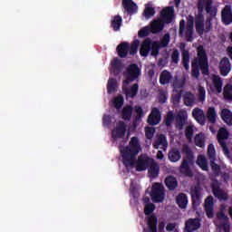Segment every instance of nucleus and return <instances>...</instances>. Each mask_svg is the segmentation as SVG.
I'll use <instances>...</instances> for the list:
<instances>
[{
    "mask_svg": "<svg viewBox=\"0 0 232 232\" xmlns=\"http://www.w3.org/2000/svg\"><path fill=\"white\" fill-rule=\"evenodd\" d=\"M120 151L125 168H127V169H131L133 164H135V157L138 156L140 151V142L139 141V138H131L128 147L124 148L121 145Z\"/></svg>",
    "mask_w": 232,
    "mask_h": 232,
    "instance_id": "1",
    "label": "nucleus"
},
{
    "mask_svg": "<svg viewBox=\"0 0 232 232\" xmlns=\"http://www.w3.org/2000/svg\"><path fill=\"white\" fill-rule=\"evenodd\" d=\"M211 5H213V0H199L198 4V8L199 10L198 14L196 17V31L199 35L202 34H208L211 31V19L208 18L206 23H204V14H202V10H206L207 14L211 12Z\"/></svg>",
    "mask_w": 232,
    "mask_h": 232,
    "instance_id": "2",
    "label": "nucleus"
},
{
    "mask_svg": "<svg viewBox=\"0 0 232 232\" xmlns=\"http://www.w3.org/2000/svg\"><path fill=\"white\" fill-rule=\"evenodd\" d=\"M140 75V69L137 64H131L128 67L127 71L124 72L125 80L123 81V92L127 97H135L139 92V84L134 83L130 89H128V84L133 82Z\"/></svg>",
    "mask_w": 232,
    "mask_h": 232,
    "instance_id": "3",
    "label": "nucleus"
},
{
    "mask_svg": "<svg viewBox=\"0 0 232 232\" xmlns=\"http://www.w3.org/2000/svg\"><path fill=\"white\" fill-rule=\"evenodd\" d=\"M198 68H201L202 73L208 75V56L206 55V51L202 46L198 47V57L192 62L191 75L195 79H198V76L200 75V70Z\"/></svg>",
    "mask_w": 232,
    "mask_h": 232,
    "instance_id": "4",
    "label": "nucleus"
},
{
    "mask_svg": "<svg viewBox=\"0 0 232 232\" xmlns=\"http://www.w3.org/2000/svg\"><path fill=\"white\" fill-rule=\"evenodd\" d=\"M161 18L151 23V33L159 34L164 29V23L169 24L173 20V7H167L161 11Z\"/></svg>",
    "mask_w": 232,
    "mask_h": 232,
    "instance_id": "5",
    "label": "nucleus"
},
{
    "mask_svg": "<svg viewBox=\"0 0 232 232\" xmlns=\"http://www.w3.org/2000/svg\"><path fill=\"white\" fill-rule=\"evenodd\" d=\"M149 173L150 175H159V171L160 170V168L159 167V164H157L153 159L148 157V155H141L138 159L136 169L137 171H144L146 170V168L150 166Z\"/></svg>",
    "mask_w": 232,
    "mask_h": 232,
    "instance_id": "6",
    "label": "nucleus"
},
{
    "mask_svg": "<svg viewBox=\"0 0 232 232\" xmlns=\"http://www.w3.org/2000/svg\"><path fill=\"white\" fill-rule=\"evenodd\" d=\"M144 205L152 204L150 201H153V203H161L164 201V188H161V184L155 183L153 187H151L150 190V198L144 197L143 199Z\"/></svg>",
    "mask_w": 232,
    "mask_h": 232,
    "instance_id": "7",
    "label": "nucleus"
},
{
    "mask_svg": "<svg viewBox=\"0 0 232 232\" xmlns=\"http://www.w3.org/2000/svg\"><path fill=\"white\" fill-rule=\"evenodd\" d=\"M151 51V55L157 57L159 55V43L151 42L150 39H145L140 46V53L141 57H148V54Z\"/></svg>",
    "mask_w": 232,
    "mask_h": 232,
    "instance_id": "8",
    "label": "nucleus"
},
{
    "mask_svg": "<svg viewBox=\"0 0 232 232\" xmlns=\"http://www.w3.org/2000/svg\"><path fill=\"white\" fill-rule=\"evenodd\" d=\"M193 16L188 17L187 26L186 21L181 20L179 22V35L186 37L188 42H191L193 39Z\"/></svg>",
    "mask_w": 232,
    "mask_h": 232,
    "instance_id": "9",
    "label": "nucleus"
},
{
    "mask_svg": "<svg viewBox=\"0 0 232 232\" xmlns=\"http://www.w3.org/2000/svg\"><path fill=\"white\" fill-rule=\"evenodd\" d=\"M139 40H135L131 44L130 47V44L122 43L121 44L118 45V54L120 55V57H126L128 55V52H130V55H135V53H137L139 50Z\"/></svg>",
    "mask_w": 232,
    "mask_h": 232,
    "instance_id": "10",
    "label": "nucleus"
},
{
    "mask_svg": "<svg viewBox=\"0 0 232 232\" xmlns=\"http://www.w3.org/2000/svg\"><path fill=\"white\" fill-rule=\"evenodd\" d=\"M167 227L168 224L159 222L156 216H149L147 217V230H144V232H156L157 230L161 231V229Z\"/></svg>",
    "mask_w": 232,
    "mask_h": 232,
    "instance_id": "11",
    "label": "nucleus"
},
{
    "mask_svg": "<svg viewBox=\"0 0 232 232\" xmlns=\"http://www.w3.org/2000/svg\"><path fill=\"white\" fill-rule=\"evenodd\" d=\"M211 194L215 195V198H218V200H228V195L219 188V183L217 180L211 181Z\"/></svg>",
    "mask_w": 232,
    "mask_h": 232,
    "instance_id": "12",
    "label": "nucleus"
},
{
    "mask_svg": "<svg viewBox=\"0 0 232 232\" xmlns=\"http://www.w3.org/2000/svg\"><path fill=\"white\" fill-rule=\"evenodd\" d=\"M126 124L123 121L118 122L112 130L111 137L114 140H119L126 135Z\"/></svg>",
    "mask_w": 232,
    "mask_h": 232,
    "instance_id": "13",
    "label": "nucleus"
},
{
    "mask_svg": "<svg viewBox=\"0 0 232 232\" xmlns=\"http://www.w3.org/2000/svg\"><path fill=\"white\" fill-rule=\"evenodd\" d=\"M183 86H184V81L175 80V82H173V88H174V92L172 96L173 104H179V102H180L181 92H182L180 88H182Z\"/></svg>",
    "mask_w": 232,
    "mask_h": 232,
    "instance_id": "14",
    "label": "nucleus"
},
{
    "mask_svg": "<svg viewBox=\"0 0 232 232\" xmlns=\"http://www.w3.org/2000/svg\"><path fill=\"white\" fill-rule=\"evenodd\" d=\"M228 137H229V132L227 131V130H226V128L222 127L221 129H219L218 132V140L220 146L223 148V151L225 155L229 154V150H227V147L226 146V140L227 139H228Z\"/></svg>",
    "mask_w": 232,
    "mask_h": 232,
    "instance_id": "15",
    "label": "nucleus"
},
{
    "mask_svg": "<svg viewBox=\"0 0 232 232\" xmlns=\"http://www.w3.org/2000/svg\"><path fill=\"white\" fill-rule=\"evenodd\" d=\"M204 209H206V218H214V198L211 196L206 198V201H204Z\"/></svg>",
    "mask_w": 232,
    "mask_h": 232,
    "instance_id": "16",
    "label": "nucleus"
},
{
    "mask_svg": "<svg viewBox=\"0 0 232 232\" xmlns=\"http://www.w3.org/2000/svg\"><path fill=\"white\" fill-rule=\"evenodd\" d=\"M153 146L156 150H163L166 151L168 150V140H166V136L160 134L156 136Z\"/></svg>",
    "mask_w": 232,
    "mask_h": 232,
    "instance_id": "17",
    "label": "nucleus"
},
{
    "mask_svg": "<svg viewBox=\"0 0 232 232\" xmlns=\"http://www.w3.org/2000/svg\"><path fill=\"white\" fill-rule=\"evenodd\" d=\"M221 19L224 24H231L232 23V9L231 5H226L221 11Z\"/></svg>",
    "mask_w": 232,
    "mask_h": 232,
    "instance_id": "18",
    "label": "nucleus"
},
{
    "mask_svg": "<svg viewBox=\"0 0 232 232\" xmlns=\"http://www.w3.org/2000/svg\"><path fill=\"white\" fill-rule=\"evenodd\" d=\"M218 220H223L222 222H220V226H218V229H220V231H230V226H228V217L226 216V213H218Z\"/></svg>",
    "mask_w": 232,
    "mask_h": 232,
    "instance_id": "19",
    "label": "nucleus"
},
{
    "mask_svg": "<svg viewBox=\"0 0 232 232\" xmlns=\"http://www.w3.org/2000/svg\"><path fill=\"white\" fill-rule=\"evenodd\" d=\"M192 117L201 126H204V124H206V114H204V111L202 109H200V108L193 109Z\"/></svg>",
    "mask_w": 232,
    "mask_h": 232,
    "instance_id": "20",
    "label": "nucleus"
},
{
    "mask_svg": "<svg viewBox=\"0 0 232 232\" xmlns=\"http://www.w3.org/2000/svg\"><path fill=\"white\" fill-rule=\"evenodd\" d=\"M197 229H199V219L188 218V220H185V232H193Z\"/></svg>",
    "mask_w": 232,
    "mask_h": 232,
    "instance_id": "21",
    "label": "nucleus"
},
{
    "mask_svg": "<svg viewBox=\"0 0 232 232\" xmlns=\"http://www.w3.org/2000/svg\"><path fill=\"white\" fill-rule=\"evenodd\" d=\"M211 79L213 86H210V89L212 90V92H214V93H222V78H220V76L218 75H212Z\"/></svg>",
    "mask_w": 232,
    "mask_h": 232,
    "instance_id": "22",
    "label": "nucleus"
},
{
    "mask_svg": "<svg viewBox=\"0 0 232 232\" xmlns=\"http://www.w3.org/2000/svg\"><path fill=\"white\" fill-rule=\"evenodd\" d=\"M219 70L221 75L223 77L227 76L229 72H231V63L229 62L228 58H223L219 63Z\"/></svg>",
    "mask_w": 232,
    "mask_h": 232,
    "instance_id": "23",
    "label": "nucleus"
},
{
    "mask_svg": "<svg viewBox=\"0 0 232 232\" xmlns=\"http://www.w3.org/2000/svg\"><path fill=\"white\" fill-rule=\"evenodd\" d=\"M159 122H160V112L159 111V109L154 108L148 117V123L151 126H156Z\"/></svg>",
    "mask_w": 232,
    "mask_h": 232,
    "instance_id": "24",
    "label": "nucleus"
},
{
    "mask_svg": "<svg viewBox=\"0 0 232 232\" xmlns=\"http://www.w3.org/2000/svg\"><path fill=\"white\" fill-rule=\"evenodd\" d=\"M179 48L182 53V63L186 70H189V51L186 50V44H180Z\"/></svg>",
    "mask_w": 232,
    "mask_h": 232,
    "instance_id": "25",
    "label": "nucleus"
},
{
    "mask_svg": "<svg viewBox=\"0 0 232 232\" xmlns=\"http://www.w3.org/2000/svg\"><path fill=\"white\" fill-rule=\"evenodd\" d=\"M188 119V112L185 110H181L178 112V116L176 118L177 127L179 130H182L184 124H186V120Z\"/></svg>",
    "mask_w": 232,
    "mask_h": 232,
    "instance_id": "26",
    "label": "nucleus"
},
{
    "mask_svg": "<svg viewBox=\"0 0 232 232\" xmlns=\"http://www.w3.org/2000/svg\"><path fill=\"white\" fill-rule=\"evenodd\" d=\"M176 187H178L176 178H173V176H168V178H165V186H162V188H168V190L173 191V189H176Z\"/></svg>",
    "mask_w": 232,
    "mask_h": 232,
    "instance_id": "27",
    "label": "nucleus"
},
{
    "mask_svg": "<svg viewBox=\"0 0 232 232\" xmlns=\"http://www.w3.org/2000/svg\"><path fill=\"white\" fill-rule=\"evenodd\" d=\"M122 5L129 14H135L137 12V4L131 0H123Z\"/></svg>",
    "mask_w": 232,
    "mask_h": 232,
    "instance_id": "28",
    "label": "nucleus"
},
{
    "mask_svg": "<svg viewBox=\"0 0 232 232\" xmlns=\"http://www.w3.org/2000/svg\"><path fill=\"white\" fill-rule=\"evenodd\" d=\"M196 164L203 170V171H208L209 169V165L208 163V159H206V156L204 155H199L198 156Z\"/></svg>",
    "mask_w": 232,
    "mask_h": 232,
    "instance_id": "29",
    "label": "nucleus"
},
{
    "mask_svg": "<svg viewBox=\"0 0 232 232\" xmlns=\"http://www.w3.org/2000/svg\"><path fill=\"white\" fill-rule=\"evenodd\" d=\"M221 119L227 124V126H232V111L227 109H223L221 111Z\"/></svg>",
    "mask_w": 232,
    "mask_h": 232,
    "instance_id": "30",
    "label": "nucleus"
},
{
    "mask_svg": "<svg viewBox=\"0 0 232 232\" xmlns=\"http://www.w3.org/2000/svg\"><path fill=\"white\" fill-rule=\"evenodd\" d=\"M177 206L179 207V209H185L188 206V196L184 193H179L177 195Z\"/></svg>",
    "mask_w": 232,
    "mask_h": 232,
    "instance_id": "31",
    "label": "nucleus"
},
{
    "mask_svg": "<svg viewBox=\"0 0 232 232\" xmlns=\"http://www.w3.org/2000/svg\"><path fill=\"white\" fill-rule=\"evenodd\" d=\"M207 119L211 124H215L217 122V110L215 107H208L206 112Z\"/></svg>",
    "mask_w": 232,
    "mask_h": 232,
    "instance_id": "32",
    "label": "nucleus"
},
{
    "mask_svg": "<svg viewBox=\"0 0 232 232\" xmlns=\"http://www.w3.org/2000/svg\"><path fill=\"white\" fill-rule=\"evenodd\" d=\"M171 79H173V76L171 75V72L167 70L163 71L160 75V84H169Z\"/></svg>",
    "mask_w": 232,
    "mask_h": 232,
    "instance_id": "33",
    "label": "nucleus"
},
{
    "mask_svg": "<svg viewBox=\"0 0 232 232\" xmlns=\"http://www.w3.org/2000/svg\"><path fill=\"white\" fill-rule=\"evenodd\" d=\"M199 206V190L191 189V207L197 208Z\"/></svg>",
    "mask_w": 232,
    "mask_h": 232,
    "instance_id": "34",
    "label": "nucleus"
},
{
    "mask_svg": "<svg viewBox=\"0 0 232 232\" xmlns=\"http://www.w3.org/2000/svg\"><path fill=\"white\" fill-rule=\"evenodd\" d=\"M180 151L179 150L173 149L169 152V160L170 162H179L180 160Z\"/></svg>",
    "mask_w": 232,
    "mask_h": 232,
    "instance_id": "35",
    "label": "nucleus"
},
{
    "mask_svg": "<svg viewBox=\"0 0 232 232\" xmlns=\"http://www.w3.org/2000/svg\"><path fill=\"white\" fill-rule=\"evenodd\" d=\"M183 99L186 106H193V104H195V95L191 92H185Z\"/></svg>",
    "mask_w": 232,
    "mask_h": 232,
    "instance_id": "36",
    "label": "nucleus"
},
{
    "mask_svg": "<svg viewBox=\"0 0 232 232\" xmlns=\"http://www.w3.org/2000/svg\"><path fill=\"white\" fill-rule=\"evenodd\" d=\"M156 210V205L152 203L144 204V216L147 217H156V215H152V211Z\"/></svg>",
    "mask_w": 232,
    "mask_h": 232,
    "instance_id": "37",
    "label": "nucleus"
},
{
    "mask_svg": "<svg viewBox=\"0 0 232 232\" xmlns=\"http://www.w3.org/2000/svg\"><path fill=\"white\" fill-rule=\"evenodd\" d=\"M108 93H115L117 92V81L110 79L107 84Z\"/></svg>",
    "mask_w": 232,
    "mask_h": 232,
    "instance_id": "38",
    "label": "nucleus"
},
{
    "mask_svg": "<svg viewBox=\"0 0 232 232\" xmlns=\"http://www.w3.org/2000/svg\"><path fill=\"white\" fill-rule=\"evenodd\" d=\"M205 142H206V136L204 134L199 133L195 137L196 146H198L199 148H204Z\"/></svg>",
    "mask_w": 232,
    "mask_h": 232,
    "instance_id": "39",
    "label": "nucleus"
},
{
    "mask_svg": "<svg viewBox=\"0 0 232 232\" xmlns=\"http://www.w3.org/2000/svg\"><path fill=\"white\" fill-rule=\"evenodd\" d=\"M121 24H122V18L121 16H115L111 21L113 30H121Z\"/></svg>",
    "mask_w": 232,
    "mask_h": 232,
    "instance_id": "40",
    "label": "nucleus"
},
{
    "mask_svg": "<svg viewBox=\"0 0 232 232\" xmlns=\"http://www.w3.org/2000/svg\"><path fill=\"white\" fill-rule=\"evenodd\" d=\"M223 95L227 101H232V85L227 84L224 88Z\"/></svg>",
    "mask_w": 232,
    "mask_h": 232,
    "instance_id": "41",
    "label": "nucleus"
},
{
    "mask_svg": "<svg viewBox=\"0 0 232 232\" xmlns=\"http://www.w3.org/2000/svg\"><path fill=\"white\" fill-rule=\"evenodd\" d=\"M208 156L209 160H217V152L215 151V146H213V144L208 145Z\"/></svg>",
    "mask_w": 232,
    "mask_h": 232,
    "instance_id": "42",
    "label": "nucleus"
},
{
    "mask_svg": "<svg viewBox=\"0 0 232 232\" xmlns=\"http://www.w3.org/2000/svg\"><path fill=\"white\" fill-rule=\"evenodd\" d=\"M144 15L146 19L153 17V15H155V9H153V7H150V5H147L144 10Z\"/></svg>",
    "mask_w": 232,
    "mask_h": 232,
    "instance_id": "43",
    "label": "nucleus"
},
{
    "mask_svg": "<svg viewBox=\"0 0 232 232\" xmlns=\"http://www.w3.org/2000/svg\"><path fill=\"white\" fill-rule=\"evenodd\" d=\"M131 111H133V109L131 108V106L124 107L122 111L123 119H130L131 117Z\"/></svg>",
    "mask_w": 232,
    "mask_h": 232,
    "instance_id": "44",
    "label": "nucleus"
},
{
    "mask_svg": "<svg viewBox=\"0 0 232 232\" xmlns=\"http://www.w3.org/2000/svg\"><path fill=\"white\" fill-rule=\"evenodd\" d=\"M111 64L113 72H115L116 70H121V68H122V63L117 58H114L111 61Z\"/></svg>",
    "mask_w": 232,
    "mask_h": 232,
    "instance_id": "45",
    "label": "nucleus"
},
{
    "mask_svg": "<svg viewBox=\"0 0 232 232\" xmlns=\"http://www.w3.org/2000/svg\"><path fill=\"white\" fill-rule=\"evenodd\" d=\"M198 100L201 102H204L206 101V89L204 87L199 86L198 89Z\"/></svg>",
    "mask_w": 232,
    "mask_h": 232,
    "instance_id": "46",
    "label": "nucleus"
},
{
    "mask_svg": "<svg viewBox=\"0 0 232 232\" xmlns=\"http://www.w3.org/2000/svg\"><path fill=\"white\" fill-rule=\"evenodd\" d=\"M210 166L214 173H220V165L217 163V160H211Z\"/></svg>",
    "mask_w": 232,
    "mask_h": 232,
    "instance_id": "47",
    "label": "nucleus"
},
{
    "mask_svg": "<svg viewBox=\"0 0 232 232\" xmlns=\"http://www.w3.org/2000/svg\"><path fill=\"white\" fill-rule=\"evenodd\" d=\"M145 135H146L147 139H153V136L155 135V128L146 127L145 128Z\"/></svg>",
    "mask_w": 232,
    "mask_h": 232,
    "instance_id": "48",
    "label": "nucleus"
},
{
    "mask_svg": "<svg viewBox=\"0 0 232 232\" xmlns=\"http://www.w3.org/2000/svg\"><path fill=\"white\" fill-rule=\"evenodd\" d=\"M175 121V115H173V112L169 111L168 114H167V117H166V121H165V124L167 126H171V124H173V121Z\"/></svg>",
    "mask_w": 232,
    "mask_h": 232,
    "instance_id": "49",
    "label": "nucleus"
},
{
    "mask_svg": "<svg viewBox=\"0 0 232 232\" xmlns=\"http://www.w3.org/2000/svg\"><path fill=\"white\" fill-rule=\"evenodd\" d=\"M168 44H169V34H166L163 38L161 39V42L159 45V47L160 46L161 48H166V46H168Z\"/></svg>",
    "mask_w": 232,
    "mask_h": 232,
    "instance_id": "50",
    "label": "nucleus"
},
{
    "mask_svg": "<svg viewBox=\"0 0 232 232\" xmlns=\"http://www.w3.org/2000/svg\"><path fill=\"white\" fill-rule=\"evenodd\" d=\"M113 104L117 110H119L122 104H124V100L122 99V96H119L114 98Z\"/></svg>",
    "mask_w": 232,
    "mask_h": 232,
    "instance_id": "51",
    "label": "nucleus"
},
{
    "mask_svg": "<svg viewBox=\"0 0 232 232\" xmlns=\"http://www.w3.org/2000/svg\"><path fill=\"white\" fill-rule=\"evenodd\" d=\"M180 171L181 173H189V164L186 160L181 163Z\"/></svg>",
    "mask_w": 232,
    "mask_h": 232,
    "instance_id": "52",
    "label": "nucleus"
},
{
    "mask_svg": "<svg viewBox=\"0 0 232 232\" xmlns=\"http://www.w3.org/2000/svg\"><path fill=\"white\" fill-rule=\"evenodd\" d=\"M193 131H195L194 126H188L186 129V136L188 137V140H191V137H193Z\"/></svg>",
    "mask_w": 232,
    "mask_h": 232,
    "instance_id": "53",
    "label": "nucleus"
},
{
    "mask_svg": "<svg viewBox=\"0 0 232 232\" xmlns=\"http://www.w3.org/2000/svg\"><path fill=\"white\" fill-rule=\"evenodd\" d=\"M171 59H172V63H175V64H177V63H179V61L180 60V58H179V51H178V50H175V51L172 53Z\"/></svg>",
    "mask_w": 232,
    "mask_h": 232,
    "instance_id": "54",
    "label": "nucleus"
},
{
    "mask_svg": "<svg viewBox=\"0 0 232 232\" xmlns=\"http://www.w3.org/2000/svg\"><path fill=\"white\" fill-rule=\"evenodd\" d=\"M174 229H176V223H168V227L162 228V230L168 232H173Z\"/></svg>",
    "mask_w": 232,
    "mask_h": 232,
    "instance_id": "55",
    "label": "nucleus"
},
{
    "mask_svg": "<svg viewBox=\"0 0 232 232\" xmlns=\"http://www.w3.org/2000/svg\"><path fill=\"white\" fill-rule=\"evenodd\" d=\"M113 121V117L104 116L103 117V126H110Z\"/></svg>",
    "mask_w": 232,
    "mask_h": 232,
    "instance_id": "56",
    "label": "nucleus"
},
{
    "mask_svg": "<svg viewBox=\"0 0 232 232\" xmlns=\"http://www.w3.org/2000/svg\"><path fill=\"white\" fill-rule=\"evenodd\" d=\"M166 101H168V95H166V92H160V102H166Z\"/></svg>",
    "mask_w": 232,
    "mask_h": 232,
    "instance_id": "57",
    "label": "nucleus"
},
{
    "mask_svg": "<svg viewBox=\"0 0 232 232\" xmlns=\"http://www.w3.org/2000/svg\"><path fill=\"white\" fill-rule=\"evenodd\" d=\"M136 113L139 117H144L146 115V112L142 111V108L140 107H136Z\"/></svg>",
    "mask_w": 232,
    "mask_h": 232,
    "instance_id": "58",
    "label": "nucleus"
},
{
    "mask_svg": "<svg viewBox=\"0 0 232 232\" xmlns=\"http://www.w3.org/2000/svg\"><path fill=\"white\" fill-rule=\"evenodd\" d=\"M139 35L140 37H146V35H148V29L143 28L139 32Z\"/></svg>",
    "mask_w": 232,
    "mask_h": 232,
    "instance_id": "59",
    "label": "nucleus"
},
{
    "mask_svg": "<svg viewBox=\"0 0 232 232\" xmlns=\"http://www.w3.org/2000/svg\"><path fill=\"white\" fill-rule=\"evenodd\" d=\"M157 159H159V160H164V154L162 153V151H158Z\"/></svg>",
    "mask_w": 232,
    "mask_h": 232,
    "instance_id": "60",
    "label": "nucleus"
},
{
    "mask_svg": "<svg viewBox=\"0 0 232 232\" xmlns=\"http://www.w3.org/2000/svg\"><path fill=\"white\" fill-rule=\"evenodd\" d=\"M227 55L230 57V59L232 60V47H228L227 49Z\"/></svg>",
    "mask_w": 232,
    "mask_h": 232,
    "instance_id": "61",
    "label": "nucleus"
},
{
    "mask_svg": "<svg viewBox=\"0 0 232 232\" xmlns=\"http://www.w3.org/2000/svg\"><path fill=\"white\" fill-rule=\"evenodd\" d=\"M183 150L184 151H186V153H189V150L188 149V146H184Z\"/></svg>",
    "mask_w": 232,
    "mask_h": 232,
    "instance_id": "62",
    "label": "nucleus"
},
{
    "mask_svg": "<svg viewBox=\"0 0 232 232\" xmlns=\"http://www.w3.org/2000/svg\"><path fill=\"white\" fill-rule=\"evenodd\" d=\"M229 218H232V208H229Z\"/></svg>",
    "mask_w": 232,
    "mask_h": 232,
    "instance_id": "63",
    "label": "nucleus"
},
{
    "mask_svg": "<svg viewBox=\"0 0 232 232\" xmlns=\"http://www.w3.org/2000/svg\"><path fill=\"white\" fill-rule=\"evenodd\" d=\"M229 39H230V41H231V43H232V33H231L230 35H229Z\"/></svg>",
    "mask_w": 232,
    "mask_h": 232,
    "instance_id": "64",
    "label": "nucleus"
}]
</instances>
